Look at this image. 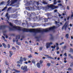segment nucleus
<instances>
[{
    "mask_svg": "<svg viewBox=\"0 0 73 73\" xmlns=\"http://www.w3.org/2000/svg\"><path fill=\"white\" fill-rule=\"evenodd\" d=\"M55 28H56V27L54 26L52 27H51L49 28L44 29H24L21 27V31H23V32H35V33H36V32L40 33V32H49V31L54 30Z\"/></svg>",
    "mask_w": 73,
    "mask_h": 73,
    "instance_id": "obj_1",
    "label": "nucleus"
},
{
    "mask_svg": "<svg viewBox=\"0 0 73 73\" xmlns=\"http://www.w3.org/2000/svg\"><path fill=\"white\" fill-rule=\"evenodd\" d=\"M56 4L57 2H56V0H54V4L48 5L46 7H43V8L44 9H49V8H50L52 9H54L57 8L58 7V6H56L53 5L54 4Z\"/></svg>",
    "mask_w": 73,
    "mask_h": 73,
    "instance_id": "obj_2",
    "label": "nucleus"
},
{
    "mask_svg": "<svg viewBox=\"0 0 73 73\" xmlns=\"http://www.w3.org/2000/svg\"><path fill=\"white\" fill-rule=\"evenodd\" d=\"M33 2L34 3V5H35L36 6H38V5H39V3H38V2H36L34 1H30V4H29V3H27V6H29V5H31V6H32V5H33V4H32Z\"/></svg>",
    "mask_w": 73,
    "mask_h": 73,
    "instance_id": "obj_3",
    "label": "nucleus"
},
{
    "mask_svg": "<svg viewBox=\"0 0 73 73\" xmlns=\"http://www.w3.org/2000/svg\"><path fill=\"white\" fill-rule=\"evenodd\" d=\"M21 70H23L24 71H27V66H25V67L22 66L21 67Z\"/></svg>",
    "mask_w": 73,
    "mask_h": 73,
    "instance_id": "obj_4",
    "label": "nucleus"
},
{
    "mask_svg": "<svg viewBox=\"0 0 73 73\" xmlns=\"http://www.w3.org/2000/svg\"><path fill=\"white\" fill-rule=\"evenodd\" d=\"M10 0H9L8 1H7V3L8 4H9V3ZM17 1V0H11V5H12V4H14V3H16V1Z\"/></svg>",
    "mask_w": 73,
    "mask_h": 73,
    "instance_id": "obj_5",
    "label": "nucleus"
},
{
    "mask_svg": "<svg viewBox=\"0 0 73 73\" xmlns=\"http://www.w3.org/2000/svg\"><path fill=\"white\" fill-rule=\"evenodd\" d=\"M20 39V36H17L16 38H14L13 40V42H15V41H18V40Z\"/></svg>",
    "mask_w": 73,
    "mask_h": 73,
    "instance_id": "obj_6",
    "label": "nucleus"
},
{
    "mask_svg": "<svg viewBox=\"0 0 73 73\" xmlns=\"http://www.w3.org/2000/svg\"><path fill=\"white\" fill-rule=\"evenodd\" d=\"M52 42H50V43H47L46 44V47L47 49L49 48L50 46V45H52Z\"/></svg>",
    "mask_w": 73,
    "mask_h": 73,
    "instance_id": "obj_7",
    "label": "nucleus"
},
{
    "mask_svg": "<svg viewBox=\"0 0 73 73\" xmlns=\"http://www.w3.org/2000/svg\"><path fill=\"white\" fill-rule=\"evenodd\" d=\"M67 27V25H66V23L64 25L62 28V30H64H64L65 31H66V28Z\"/></svg>",
    "mask_w": 73,
    "mask_h": 73,
    "instance_id": "obj_8",
    "label": "nucleus"
},
{
    "mask_svg": "<svg viewBox=\"0 0 73 73\" xmlns=\"http://www.w3.org/2000/svg\"><path fill=\"white\" fill-rule=\"evenodd\" d=\"M25 8L26 9H28V10H32V8L31 7H26Z\"/></svg>",
    "mask_w": 73,
    "mask_h": 73,
    "instance_id": "obj_9",
    "label": "nucleus"
},
{
    "mask_svg": "<svg viewBox=\"0 0 73 73\" xmlns=\"http://www.w3.org/2000/svg\"><path fill=\"white\" fill-rule=\"evenodd\" d=\"M5 28V25L1 26L0 27V29H4Z\"/></svg>",
    "mask_w": 73,
    "mask_h": 73,
    "instance_id": "obj_10",
    "label": "nucleus"
},
{
    "mask_svg": "<svg viewBox=\"0 0 73 73\" xmlns=\"http://www.w3.org/2000/svg\"><path fill=\"white\" fill-rule=\"evenodd\" d=\"M55 23L56 24V27H59V25L57 24H58L60 22V21H58V22H57V21H56L55 22Z\"/></svg>",
    "mask_w": 73,
    "mask_h": 73,
    "instance_id": "obj_11",
    "label": "nucleus"
},
{
    "mask_svg": "<svg viewBox=\"0 0 73 73\" xmlns=\"http://www.w3.org/2000/svg\"><path fill=\"white\" fill-rule=\"evenodd\" d=\"M8 13H7L6 15H5V17H7V20H9V17H8Z\"/></svg>",
    "mask_w": 73,
    "mask_h": 73,
    "instance_id": "obj_12",
    "label": "nucleus"
},
{
    "mask_svg": "<svg viewBox=\"0 0 73 73\" xmlns=\"http://www.w3.org/2000/svg\"><path fill=\"white\" fill-rule=\"evenodd\" d=\"M23 58L22 57H21V59L19 60V62H21V63H20L21 64H22V61H23Z\"/></svg>",
    "mask_w": 73,
    "mask_h": 73,
    "instance_id": "obj_13",
    "label": "nucleus"
},
{
    "mask_svg": "<svg viewBox=\"0 0 73 73\" xmlns=\"http://www.w3.org/2000/svg\"><path fill=\"white\" fill-rule=\"evenodd\" d=\"M36 65L38 68H40V63H37Z\"/></svg>",
    "mask_w": 73,
    "mask_h": 73,
    "instance_id": "obj_14",
    "label": "nucleus"
},
{
    "mask_svg": "<svg viewBox=\"0 0 73 73\" xmlns=\"http://www.w3.org/2000/svg\"><path fill=\"white\" fill-rule=\"evenodd\" d=\"M14 72H16V73H20V71H19L17 70H16L14 69Z\"/></svg>",
    "mask_w": 73,
    "mask_h": 73,
    "instance_id": "obj_15",
    "label": "nucleus"
},
{
    "mask_svg": "<svg viewBox=\"0 0 73 73\" xmlns=\"http://www.w3.org/2000/svg\"><path fill=\"white\" fill-rule=\"evenodd\" d=\"M13 54V52H10V55H9V57H11L12 55Z\"/></svg>",
    "mask_w": 73,
    "mask_h": 73,
    "instance_id": "obj_16",
    "label": "nucleus"
},
{
    "mask_svg": "<svg viewBox=\"0 0 73 73\" xmlns=\"http://www.w3.org/2000/svg\"><path fill=\"white\" fill-rule=\"evenodd\" d=\"M2 44L5 48H6V47H7V45H6V44H5L4 43H3Z\"/></svg>",
    "mask_w": 73,
    "mask_h": 73,
    "instance_id": "obj_17",
    "label": "nucleus"
},
{
    "mask_svg": "<svg viewBox=\"0 0 73 73\" xmlns=\"http://www.w3.org/2000/svg\"><path fill=\"white\" fill-rule=\"evenodd\" d=\"M70 18H71V19H73V13H72V14H71V16L70 17Z\"/></svg>",
    "mask_w": 73,
    "mask_h": 73,
    "instance_id": "obj_18",
    "label": "nucleus"
},
{
    "mask_svg": "<svg viewBox=\"0 0 73 73\" xmlns=\"http://www.w3.org/2000/svg\"><path fill=\"white\" fill-rule=\"evenodd\" d=\"M66 38H69V35L68 34H67L66 35Z\"/></svg>",
    "mask_w": 73,
    "mask_h": 73,
    "instance_id": "obj_19",
    "label": "nucleus"
},
{
    "mask_svg": "<svg viewBox=\"0 0 73 73\" xmlns=\"http://www.w3.org/2000/svg\"><path fill=\"white\" fill-rule=\"evenodd\" d=\"M51 48H52V49H55V48H56V45H54V46H51Z\"/></svg>",
    "mask_w": 73,
    "mask_h": 73,
    "instance_id": "obj_20",
    "label": "nucleus"
},
{
    "mask_svg": "<svg viewBox=\"0 0 73 73\" xmlns=\"http://www.w3.org/2000/svg\"><path fill=\"white\" fill-rule=\"evenodd\" d=\"M47 66L49 67L50 66V63H48L47 64Z\"/></svg>",
    "mask_w": 73,
    "mask_h": 73,
    "instance_id": "obj_21",
    "label": "nucleus"
},
{
    "mask_svg": "<svg viewBox=\"0 0 73 73\" xmlns=\"http://www.w3.org/2000/svg\"><path fill=\"white\" fill-rule=\"evenodd\" d=\"M32 63L35 64V59H33L32 60Z\"/></svg>",
    "mask_w": 73,
    "mask_h": 73,
    "instance_id": "obj_22",
    "label": "nucleus"
},
{
    "mask_svg": "<svg viewBox=\"0 0 73 73\" xmlns=\"http://www.w3.org/2000/svg\"><path fill=\"white\" fill-rule=\"evenodd\" d=\"M68 56H69V57H70L71 58H73V57L72 56H71V54H68Z\"/></svg>",
    "mask_w": 73,
    "mask_h": 73,
    "instance_id": "obj_23",
    "label": "nucleus"
},
{
    "mask_svg": "<svg viewBox=\"0 0 73 73\" xmlns=\"http://www.w3.org/2000/svg\"><path fill=\"white\" fill-rule=\"evenodd\" d=\"M12 7H9L7 10V11H10Z\"/></svg>",
    "mask_w": 73,
    "mask_h": 73,
    "instance_id": "obj_24",
    "label": "nucleus"
},
{
    "mask_svg": "<svg viewBox=\"0 0 73 73\" xmlns=\"http://www.w3.org/2000/svg\"><path fill=\"white\" fill-rule=\"evenodd\" d=\"M32 57V55L30 54V55H29L28 57L29 58H31V57Z\"/></svg>",
    "mask_w": 73,
    "mask_h": 73,
    "instance_id": "obj_25",
    "label": "nucleus"
},
{
    "mask_svg": "<svg viewBox=\"0 0 73 73\" xmlns=\"http://www.w3.org/2000/svg\"><path fill=\"white\" fill-rule=\"evenodd\" d=\"M17 42V45H21V44H20V42H18L17 41L16 42Z\"/></svg>",
    "mask_w": 73,
    "mask_h": 73,
    "instance_id": "obj_26",
    "label": "nucleus"
},
{
    "mask_svg": "<svg viewBox=\"0 0 73 73\" xmlns=\"http://www.w3.org/2000/svg\"><path fill=\"white\" fill-rule=\"evenodd\" d=\"M70 52H73V49L72 48H70Z\"/></svg>",
    "mask_w": 73,
    "mask_h": 73,
    "instance_id": "obj_27",
    "label": "nucleus"
},
{
    "mask_svg": "<svg viewBox=\"0 0 73 73\" xmlns=\"http://www.w3.org/2000/svg\"><path fill=\"white\" fill-rule=\"evenodd\" d=\"M6 8H7V6L5 7L2 10V11H5Z\"/></svg>",
    "mask_w": 73,
    "mask_h": 73,
    "instance_id": "obj_28",
    "label": "nucleus"
},
{
    "mask_svg": "<svg viewBox=\"0 0 73 73\" xmlns=\"http://www.w3.org/2000/svg\"><path fill=\"white\" fill-rule=\"evenodd\" d=\"M4 2H2L0 4V6L1 5H3V4H4Z\"/></svg>",
    "mask_w": 73,
    "mask_h": 73,
    "instance_id": "obj_29",
    "label": "nucleus"
},
{
    "mask_svg": "<svg viewBox=\"0 0 73 73\" xmlns=\"http://www.w3.org/2000/svg\"><path fill=\"white\" fill-rule=\"evenodd\" d=\"M59 49H60V48H59V47H58V46H57L56 47V49L57 50H58Z\"/></svg>",
    "mask_w": 73,
    "mask_h": 73,
    "instance_id": "obj_30",
    "label": "nucleus"
},
{
    "mask_svg": "<svg viewBox=\"0 0 73 73\" xmlns=\"http://www.w3.org/2000/svg\"><path fill=\"white\" fill-rule=\"evenodd\" d=\"M70 66L71 67H73V63H72L70 64Z\"/></svg>",
    "mask_w": 73,
    "mask_h": 73,
    "instance_id": "obj_31",
    "label": "nucleus"
},
{
    "mask_svg": "<svg viewBox=\"0 0 73 73\" xmlns=\"http://www.w3.org/2000/svg\"><path fill=\"white\" fill-rule=\"evenodd\" d=\"M12 49L13 50H16V48H15L14 47H13L12 48Z\"/></svg>",
    "mask_w": 73,
    "mask_h": 73,
    "instance_id": "obj_32",
    "label": "nucleus"
},
{
    "mask_svg": "<svg viewBox=\"0 0 73 73\" xmlns=\"http://www.w3.org/2000/svg\"><path fill=\"white\" fill-rule=\"evenodd\" d=\"M7 47L8 48H11V46H10V44H8L7 45Z\"/></svg>",
    "mask_w": 73,
    "mask_h": 73,
    "instance_id": "obj_33",
    "label": "nucleus"
},
{
    "mask_svg": "<svg viewBox=\"0 0 73 73\" xmlns=\"http://www.w3.org/2000/svg\"><path fill=\"white\" fill-rule=\"evenodd\" d=\"M67 47L66 46H64V47H63V48L64 49H66V48Z\"/></svg>",
    "mask_w": 73,
    "mask_h": 73,
    "instance_id": "obj_34",
    "label": "nucleus"
},
{
    "mask_svg": "<svg viewBox=\"0 0 73 73\" xmlns=\"http://www.w3.org/2000/svg\"><path fill=\"white\" fill-rule=\"evenodd\" d=\"M48 21V19L46 18H45L44 19V21L45 22H46Z\"/></svg>",
    "mask_w": 73,
    "mask_h": 73,
    "instance_id": "obj_35",
    "label": "nucleus"
},
{
    "mask_svg": "<svg viewBox=\"0 0 73 73\" xmlns=\"http://www.w3.org/2000/svg\"><path fill=\"white\" fill-rule=\"evenodd\" d=\"M50 39H51V40H53V36H51V38H50Z\"/></svg>",
    "mask_w": 73,
    "mask_h": 73,
    "instance_id": "obj_36",
    "label": "nucleus"
},
{
    "mask_svg": "<svg viewBox=\"0 0 73 73\" xmlns=\"http://www.w3.org/2000/svg\"><path fill=\"white\" fill-rule=\"evenodd\" d=\"M43 62V61L42 60H40V64H42V63Z\"/></svg>",
    "mask_w": 73,
    "mask_h": 73,
    "instance_id": "obj_37",
    "label": "nucleus"
},
{
    "mask_svg": "<svg viewBox=\"0 0 73 73\" xmlns=\"http://www.w3.org/2000/svg\"><path fill=\"white\" fill-rule=\"evenodd\" d=\"M43 3L44 4H47V3L46 2H43Z\"/></svg>",
    "mask_w": 73,
    "mask_h": 73,
    "instance_id": "obj_38",
    "label": "nucleus"
},
{
    "mask_svg": "<svg viewBox=\"0 0 73 73\" xmlns=\"http://www.w3.org/2000/svg\"><path fill=\"white\" fill-rule=\"evenodd\" d=\"M39 49L40 50H42V47H40L39 48Z\"/></svg>",
    "mask_w": 73,
    "mask_h": 73,
    "instance_id": "obj_39",
    "label": "nucleus"
},
{
    "mask_svg": "<svg viewBox=\"0 0 73 73\" xmlns=\"http://www.w3.org/2000/svg\"><path fill=\"white\" fill-rule=\"evenodd\" d=\"M64 44V42H62V43H60L59 45H62V44Z\"/></svg>",
    "mask_w": 73,
    "mask_h": 73,
    "instance_id": "obj_40",
    "label": "nucleus"
},
{
    "mask_svg": "<svg viewBox=\"0 0 73 73\" xmlns=\"http://www.w3.org/2000/svg\"><path fill=\"white\" fill-rule=\"evenodd\" d=\"M64 55L65 56H67V54L65 52L64 54Z\"/></svg>",
    "mask_w": 73,
    "mask_h": 73,
    "instance_id": "obj_41",
    "label": "nucleus"
},
{
    "mask_svg": "<svg viewBox=\"0 0 73 73\" xmlns=\"http://www.w3.org/2000/svg\"><path fill=\"white\" fill-rule=\"evenodd\" d=\"M69 70H72V68H69L68 69Z\"/></svg>",
    "mask_w": 73,
    "mask_h": 73,
    "instance_id": "obj_42",
    "label": "nucleus"
},
{
    "mask_svg": "<svg viewBox=\"0 0 73 73\" xmlns=\"http://www.w3.org/2000/svg\"><path fill=\"white\" fill-rule=\"evenodd\" d=\"M48 58H51L52 59H53V60H54V58H53L51 56H49Z\"/></svg>",
    "mask_w": 73,
    "mask_h": 73,
    "instance_id": "obj_43",
    "label": "nucleus"
},
{
    "mask_svg": "<svg viewBox=\"0 0 73 73\" xmlns=\"http://www.w3.org/2000/svg\"><path fill=\"white\" fill-rule=\"evenodd\" d=\"M58 5L59 6H62V5L61 4H58Z\"/></svg>",
    "mask_w": 73,
    "mask_h": 73,
    "instance_id": "obj_44",
    "label": "nucleus"
},
{
    "mask_svg": "<svg viewBox=\"0 0 73 73\" xmlns=\"http://www.w3.org/2000/svg\"><path fill=\"white\" fill-rule=\"evenodd\" d=\"M69 18H70V17L68 16V17L67 18V20H69Z\"/></svg>",
    "mask_w": 73,
    "mask_h": 73,
    "instance_id": "obj_45",
    "label": "nucleus"
},
{
    "mask_svg": "<svg viewBox=\"0 0 73 73\" xmlns=\"http://www.w3.org/2000/svg\"><path fill=\"white\" fill-rule=\"evenodd\" d=\"M58 15H59V17H60V16H61V15L59 13H58Z\"/></svg>",
    "mask_w": 73,
    "mask_h": 73,
    "instance_id": "obj_46",
    "label": "nucleus"
},
{
    "mask_svg": "<svg viewBox=\"0 0 73 73\" xmlns=\"http://www.w3.org/2000/svg\"><path fill=\"white\" fill-rule=\"evenodd\" d=\"M17 66H18V67H19V68L20 67V65L19 64H17Z\"/></svg>",
    "mask_w": 73,
    "mask_h": 73,
    "instance_id": "obj_47",
    "label": "nucleus"
},
{
    "mask_svg": "<svg viewBox=\"0 0 73 73\" xmlns=\"http://www.w3.org/2000/svg\"><path fill=\"white\" fill-rule=\"evenodd\" d=\"M57 12V10H54V12Z\"/></svg>",
    "mask_w": 73,
    "mask_h": 73,
    "instance_id": "obj_48",
    "label": "nucleus"
},
{
    "mask_svg": "<svg viewBox=\"0 0 73 73\" xmlns=\"http://www.w3.org/2000/svg\"><path fill=\"white\" fill-rule=\"evenodd\" d=\"M56 45L57 46H58V43H56Z\"/></svg>",
    "mask_w": 73,
    "mask_h": 73,
    "instance_id": "obj_49",
    "label": "nucleus"
},
{
    "mask_svg": "<svg viewBox=\"0 0 73 73\" xmlns=\"http://www.w3.org/2000/svg\"><path fill=\"white\" fill-rule=\"evenodd\" d=\"M23 59H24V61H26V58H23Z\"/></svg>",
    "mask_w": 73,
    "mask_h": 73,
    "instance_id": "obj_50",
    "label": "nucleus"
},
{
    "mask_svg": "<svg viewBox=\"0 0 73 73\" xmlns=\"http://www.w3.org/2000/svg\"><path fill=\"white\" fill-rule=\"evenodd\" d=\"M5 64H6V65H8V64L7 63V62H5Z\"/></svg>",
    "mask_w": 73,
    "mask_h": 73,
    "instance_id": "obj_51",
    "label": "nucleus"
},
{
    "mask_svg": "<svg viewBox=\"0 0 73 73\" xmlns=\"http://www.w3.org/2000/svg\"><path fill=\"white\" fill-rule=\"evenodd\" d=\"M35 53L36 54H38V53H37V52H35Z\"/></svg>",
    "mask_w": 73,
    "mask_h": 73,
    "instance_id": "obj_52",
    "label": "nucleus"
},
{
    "mask_svg": "<svg viewBox=\"0 0 73 73\" xmlns=\"http://www.w3.org/2000/svg\"><path fill=\"white\" fill-rule=\"evenodd\" d=\"M20 62L17 61V64H20Z\"/></svg>",
    "mask_w": 73,
    "mask_h": 73,
    "instance_id": "obj_53",
    "label": "nucleus"
},
{
    "mask_svg": "<svg viewBox=\"0 0 73 73\" xmlns=\"http://www.w3.org/2000/svg\"><path fill=\"white\" fill-rule=\"evenodd\" d=\"M8 37V36L6 35V38H7Z\"/></svg>",
    "mask_w": 73,
    "mask_h": 73,
    "instance_id": "obj_54",
    "label": "nucleus"
},
{
    "mask_svg": "<svg viewBox=\"0 0 73 73\" xmlns=\"http://www.w3.org/2000/svg\"><path fill=\"white\" fill-rule=\"evenodd\" d=\"M28 62H29V63H31V61H30V60H29Z\"/></svg>",
    "mask_w": 73,
    "mask_h": 73,
    "instance_id": "obj_55",
    "label": "nucleus"
},
{
    "mask_svg": "<svg viewBox=\"0 0 73 73\" xmlns=\"http://www.w3.org/2000/svg\"><path fill=\"white\" fill-rule=\"evenodd\" d=\"M2 44H0V47H2Z\"/></svg>",
    "mask_w": 73,
    "mask_h": 73,
    "instance_id": "obj_56",
    "label": "nucleus"
},
{
    "mask_svg": "<svg viewBox=\"0 0 73 73\" xmlns=\"http://www.w3.org/2000/svg\"><path fill=\"white\" fill-rule=\"evenodd\" d=\"M58 3H61V1H58Z\"/></svg>",
    "mask_w": 73,
    "mask_h": 73,
    "instance_id": "obj_57",
    "label": "nucleus"
},
{
    "mask_svg": "<svg viewBox=\"0 0 73 73\" xmlns=\"http://www.w3.org/2000/svg\"><path fill=\"white\" fill-rule=\"evenodd\" d=\"M28 15L29 16H31V14H28Z\"/></svg>",
    "mask_w": 73,
    "mask_h": 73,
    "instance_id": "obj_58",
    "label": "nucleus"
},
{
    "mask_svg": "<svg viewBox=\"0 0 73 73\" xmlns=\"http://www.w3.org/2000/svg\"><path fill=\"white\" fill-rule=\"evenodd\" d=\"M8 70H7L6 71V73H8Z\"/></svg>",
    "mask_w": 73,
    "mask_h": 73,
    "instance_id": "obj_59",
    "label": "nucleus"
},
{
    "mask_svg": "<svg viewBox=\"0 0 73 73\" xmlns=\"http://www.w3.org/2000/svg\"><path fill=\"white\" fill-rule=\"evenodd\" d=\"M67 9H68V10L69 9V6H67Z\"/></svg>",
    "mask_w": 73,
    "mask_h": 73,
    "instance_id": "obj_60",
    "label": "nucleus"
},
{
    "mask_svg": "<svg viewBox=\"0 0 73 73\" xmlns=\"http://www.w3.org/2000/svg\"><path fill=\"white\" fill-rule=\"evenodd\" d=\"M57 54H59V51H57Z\"/></svg>",
    "mask_w": 73,
    "mask_h": 73,
    "instance_id": "obj_61",
    "label": "nucleus"
},
{
    "mask_svg": "<svg viewBox=\"0 0 73 73\" xmlns=\"http://www.w3.org/2000/svg\"><path fill=\"white\" fill-rule=\"evenodd\" d=\"M64 62L65 63H66V60H64Z\"/></svg>",
    "mask_w": 73,
    "mask_h": 73,
    "instance_id": "obj_62",
    "label": "nucleus"
},
{
    "mask_svg": "<svg viewBox=\"0 0 73 73\" xmlns=\"http://www.w3.org/2000/svg\"><path fill=\"white\" fill-rule=\"evenodd\" d=\"M58 60H60V58H57Z\"/></svg>",
    "mask_w": 73,
    "mask_h": 73,
    "instance_id": "obj_63",
    "label": "nucleus"
},
{
    "mask_svg": "<svg viewBox=\"0 0 73 73\" xmlns=\"http://www.w3.org/2000/svg\"><path fill=\"white\" fill-rule=\"evenodd\" d=\"M45 71H43V72H42L43 73H45Z\"/></svg>",
    "mask_w": 73,
    "mask_h": 73,
    "instance_id": "obj_64",
    "label": "nucleus"
}]
</instances>
